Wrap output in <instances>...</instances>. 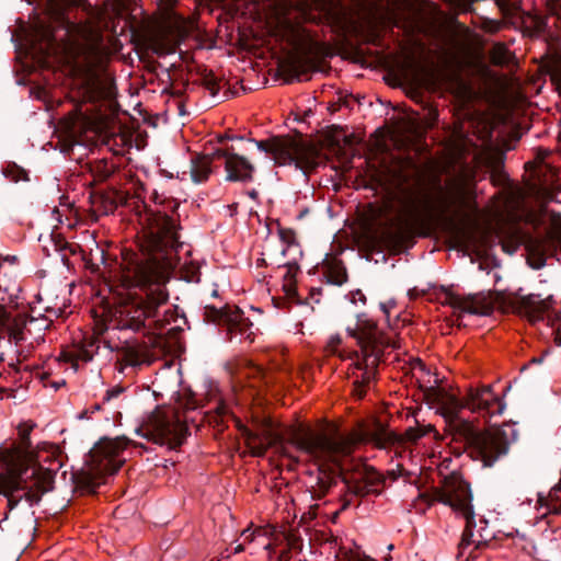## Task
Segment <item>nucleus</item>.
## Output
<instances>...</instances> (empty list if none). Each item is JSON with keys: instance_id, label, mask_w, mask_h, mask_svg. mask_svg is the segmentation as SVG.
Masks as SVG:
<instances>
[{"instance_id": "28", "label": "nucleus", "mask_w": 561, "mask_h": 561, "mask_svg": "<svg viewBox=\"0 0 561 561\" xmlns=\"http://www.w3.org/2000/svg\"><path fill=\"white\" fill-rule=\"evenodd\" d=\"M214 158V152L211 154H196L191 160V178L195 183L206 182L211 174V163Z\"/></svg>"}, {"instance_id": "63", "label": "nucleus", "mask_w": 561, "mask_h": 561, "mask_svg": "<svg viewBox=\"0 0 561 561\" xmlns=\"http://www.w3.org/2000/svg\"><path fill=\"white\" fill-rule=\"evenodd\" d=\"M243 550H244L243 545H238V546L234 548L233 553H239V552H241V551H243Z\"/></svg>"}, {"instance_id": "15", "label": "nucleus", "mask_w": 561, "mask_h": 561, "mask_svg": "<svg viewBox=\"0 0 561 561\" xmlns=\"http://www.w3.org/2000/svg\"><path fill=\"white\" fill-rule=\"evenodd\" d=\"M135 432L148 442L171 449L180 447L190 434L187 423H140Z\"/></svg>"}, {"instance_id": "35", "label": "nucleus", "mask_w": 561, "mask_h": 561, "mask_svg": "<svg viewBox=\"0 0 561 561\" xmlns=\"http://www.w3.org/2000/svg\"><path fill=\"white\" fill-rule=\"evenodd\" d=\"M202 84L213 98H216L220 91V80L211 70L205 69L202 73Z\"/></svg>"}, {"instance_id": "19", "label": "nucleus", "mask_w": 561, "mask_h": 561, "mask_svg": "<svg viewBox=\"0 0 561 561\" xmlns=\"http://www.w3.org/2000/svg\"><path fill=\"white\" fill-rule=\"evenodd\" d=\"M378 425L376 432V444L379 447H387L389 445H404L407 443H416L422 436L430 433H434L435 437H438V432L428 423L427 426H423V423H415V426H411L405 430L404 433H398L391 431L383 425L386 423H376Z\"/></svg>"}, {"instance_id": "59", "label": "nucleus", "mask_w": 561, "mask_h": 561, "mask_svg": "<svg viewBox=\"0 0 561 561\" xmlns=\"http://www.w3.org/2000/svg\"><path fill=\"white\" fill-rule=\"evenodd\" d=\"M517 248H518V245H517V244H512V250L510 251V250L507 249V247H506L505 244H503V250H504V251H507V252H510V253H512V254L516 252Z\"/></svg>"}, {"instance_id": "47", "label": "nucleus", "mask_w": 561, "mask_h": 561, "mask_svg": "<svg viewBox=\"0 0 561 561\" xmlns=\"http://www.w3.org/2000/svg\"><path fill=\"white\" fill-rule=\"evenodd\" d=\"M340 561H375L369 557H360L359 554L353 552H344L342 559Z\"/></svg>"}, {"instance_id": "12", "label": "nucleus", "mask_w": 561, "mask_h": 561, "mask_svg": "<svg viewBox=\"0 0 561 561\" xmlns=\"http://www.w3.org/2000/svg\"><path fill=\"white\" fill-rule=\"evenodd\" d=\"M325 49L327 47L323 43L308 35L300 44L299 49L290 53L278 65L279 71L288 77L286 82L290 83L294 80H304V77L316 69V64L311 57L324 55Z\"/></svg>"}, {"instance_id": "34", "label": "nucleus", "mask_w": 561, "mask_h": 561, "mask_svg": "<svg viewBox=\"0 0 561 561\" xmlns=\"http://www.w3.org/2000/svg\"><path fill=\"white\" fill-rule=\"evenodd\" d=\"M342 344V337L340 334L332 335L330 340L328 341L324 353L327 356H339L341 359H350L348 355L352 352H346L345 350L341 348Z\"/></svg>"}, {"instance_id": "54", "label": "nucleus", "mask_w": 561, "mask_h": 561, "mask_svg": "<svg viewBox=\"0 0 561 561\" xmlns=\"http://www.w3.org/2000/svg\"><path fill=\"white\" fill-rule=\"evenodd\" d=\"M66 385V381L64 379L59 380V381H53L50 383H45V386H50L51 388H54L55 390H58L60 387L65 386Z\"/></svg>"}, {"instance_id": "26", "label": "nucleus", "mask_w": 561, "mask_h": 561, "mask_svg": "<svg viewBox=\"0 0 561 561\" xmlns=\"http://www.w3.org/2000/svg\"><path fill=\"white\" fill-rule=\"evenodd\" d=\"M383 477L377 472H367L362 480L347 483L348 492L356 496H366L368 494H378V486L383 484Z\"/></svg>"}, {"instance_id": "50", "label": "nucleus", "mask_w": 561, "mask_h": 561, "mask_svg": "<svg viewBox=\"0 0 561 561\" xmlns=\"http://www.w3.org/2000/svg\"><path fill=\"white\" fill-rule=\"evenodd\" d=\"M234 139L243 140L244 138L242 136H236V135H229V134L219 135L217 137V140L219 144H224L226 140H234Z\"/></svg>"}, {"instance_id": "64", "label": "nucleus", "mask_w": 561, "mask_h": 561, "mask_svg": "<svg viewBox=\"0 0 561 561\" xmlns=\"http://www.w3.org/2000/svg\"><path fill=\"white\" fill-rule=\"evenodd\" d=\"M350 505V501H345L341 507L342 511L346 510Z\"/></svg>"}, {"instance_id": "30", "label": "nucleus", "mask_w": 561, "mask_h": 561, "mask_svg": "<svg viewBox=\"0 0 561 561\" xmlns=\"http://www.w3.org/2000/svg\"><path fill=\"white\" fill-rule=\"evenodd\" d=\"M78 56L89 71H93L103 60V48L98 43H87L78 46Z\"/></svg>"}, {"instance_id": "29", "label": "nucleus", "mask_w": 561, "mask_h": 561, "mask_svg": "<svg viewBox=\"0 0 561 561\" xmlns=\"http://www.w3.org/2000/svg\"><path fill=\"white\" fill-rule=\"evenodd\" d=\"M271 260L272 264H276L277 267H286L283 280V290L288 297H296L298 295L296 287V277L299 272L298 262H286L273 257H271Z\"/></svg>"}, {"instance_id": "45", "label": "nucleus", "mask_w": 561, "mask_h": 561, "mask_svg": "<svg viewBox=\"0 0 561 561\" xmlns=\"http://www.w3.org/2000/svg\"><path fill=\"white\" fill-rule=\"evenodd\" d=\"M546 8L556 18V24L561 28V0H546Z\"/></svg>"}, {"instance_id": "37", "label": "nucleus", "mask_w": 561, "mask_h": 561, "mask_svg": "<svg viewBox=\"0 0 561 561\" xmlns=\"http://www.w3.org/2000/svg\"><path fill=\"white\" fill-rule=\"evenodd\" d=\"M525 18H529L533 21V30L526 28L529 33L541 34L546 31L547 19L539 14H533L528 11L523 12L522 24L525 23Z\"/></svg>"}, {"instance_id": "51", "label": "nucleus", "mask_w": 561, "mask_h": 561, "mask_svg": "<svg viewBox=\"0 0 561 561\" xmlns=\"http://www.w3.org/2000/svg\"><path fill=\"white\" fill-rule=\"evenodd\" d=\"M413 369L414 370L419 369L420 371L426 373L427 375H430V371L427 370L425 364L421 359L416 360L415 365L413 366Z\"/></svg>"}, {"instance_id": "40", "label": "nucleus", "mask_w": 561, "mask_h": 561, "mask_svg": "<svg viewBox=\"0 0 561 561\" xmlns=\"http://www.w3.org/2000/svg\"><path fill=\"white\" fill-rule=\"evenodd\" d=\"M507 24L504 21L481 16L480 28L488 34H496Z\"/></svg>"}, {"instance_id": "5", "label": "nucleus", "mask_w": 561, "mask_h": 561, "mask_svg": "<svg viewBox=\"0 0 561 561\" xmlns=\"http://www.w3.org/2000/svg\"><path fill=\"white\" fill-rule=\"evenodd\" d=\"M346 332L356 339L360 352H352L348 357V376L353 379L351 394L362 400L377 375V368L383 360L386 350L397 348V343L377 323L365 313L357 316L354 328L347 327Z\"/></svg>"}, {"instance_id": "14", "label": "nucleus", "mask_w": 561, "mask_h": 561, "mask_svg": "<svg viewBox=\"0 0 561 561\" xmlns=\"http://www.w3.org/2000/svg\"><path fill=\"white\" fill-rule=\"evenodd\" d=\"M283 434L288 442L308 453L327 451L333 446L330 433L325 430H313L308 423H289Z\"/></svg>"}, {"instance_id": "9", "label": "nucleus", "mask_w": 561, "mask_h": 561, "mask_svg": "<svg viewBox=\"0 0 561 561\" xmlns=\"http://www.w3.org/2000/svg\"><path fill=\"white\" fill-rule=\"evenodd\" d=\"M450 428H457L458 435L474 448L485 467H491L508 450L506 434L499 426L474 428L473 423H447Z\"/></svg>"}, {"instance_id": "53", "label": "nucleus", "mask_w": 561, "mask_h": 561, "mask_svg": "<svg viewBox=\"0 0 561 561\" xmlns=\"http://www.w3.org/2000/svg\"><path fill=\"white\" fill-rule=\"evenodd\" d=\"M430 116V125L433 126L438 119V112L436 110H431L428 113Z\"/></svg>"}, {"instance_id": "21", "label": "nucleus", "mask_w": 561, "mask_h": 561, "mask_svg": "<svg viewBox=\"0 0 561 561\" xmlns=\"http://www.w3.org/2000/svg\"><path fill=\"white\" fill-rule=\"evenodd\" d=\"M551 298L543 299L540 295L529 294L517 296L513 302L514 311L526 318L531 324L545 321L551 305Z\"/></svg>"}, {"instance_id": "41", "label": "nucleus", "mask_w": 561, "mask_h": 561, "mask_svg": "<svg viewBox=\"0 0 561 561\" xmlns=\"http://www.w3.org/2000/svg\"><path fill=\"white\" fill-rule=\"evenodd\" d=\"M505 156L502 152L492 153L488 157L486 163L491 169L493 175L499 174L502 175L504 169Z\"/></svg>"}, {"instance_id": "25", "label": "nucleus", "mask_w": 561, "mask_h": 561, "mask_svg": "<svg viewBox=\"0 0 561 561\" xmlns=\"http://www.w3.org/2000/svg\"><path fill=\"white\" fill-rule=\"evenodd\" d=\"M322 275L328 284L342 286L347 282V271L342 260L331 256L322 263Z\"/></svg>"}, {"instance_id": "60", "label": "nucleus", "mask_w": 561, "mask_h": 561, "mask_svg": "<svg viewBox=\"0 0 561 561\" xmlns=\"http://www.w3.org/2000/svg\"><path fill=\"white\" fill-rule=\"evenodd\" d=\"M248 195H249L252 199H254V201H255V199L257 198V196H259V193H257V191H256V190H252V191L248 192Z\"/></svg>"}, {"instance_id": "8", "label": "nucleus", "mask_w": 561, "mask_h": 561, "mask_svg": "<svg viewBox=\"0 0 561 561\" xmlns=\"http://www.w3.org/2000/svg\"><path fill=\"white\" fill-rule=\"evenodd\" d=\"M254 142L259 150L271 154L277 165H295L307 174L319 164V150L304 140L290 136H273Z\"/></svg>"}, {"instance_id": "24", "label": "nucleus", "mask_w": 561, "mask_h": 561, "mask_svg": "<svg viewBox=\"0 0 561 561\" xmlns=\"http://www.w3.org/2000/svg\"><path fill=\"white\" fill-rule=\"evenodd\" d=\"M112 96V84L101 79L98 75L91 73L84 80L82 85V98L85 102L95 103L103 100H110Z\"/></svg>"}, {"instance_id": "17", "label": "nucleus", "mask_w": 561, "mask_h": 561, "mask_svg": "<svg viewBox=\"0 0 561 561\" xmlns=\"http://www.w3.org/2000/svg\"><path fill=\"white\" fill-rule=\"evenodd\" d=\"M432 502H439L450 506L454 511L460 512L472 502V493L469 483L451 474L445 477L440 488L432 491Z\"/></svg>"}, {"instance_id": "36", "label": "nucleus", "mask_w": 561, "mask_h": 561, "mask_svg": "<svg viewBox=\"0 0 561 561\" xmlns=\"http://www.w3.org/2000/svg\"><path fill=\"white\" fill-rule=\"evenodd\" d=\"M115 171V165L105 159L96 161L92 167L94 176L100 181L107 180Z\"/></svg>"}, {"instance_id": "46", "label": "nucleus", "mask_w": 561, "mask_h": 561, "mask_svg": "<svg viewBox=\"0 0 561 561\" xmlns=\"http://www.w3.org/2000/svg\"><path fill=\"white\" fill-rule=\"evenodd\" d=\"M412 69L414 70V73H412V75H411V77H412V81H413L415 84H417V85H422V81H423V80H422V78L420 77L419 71H420V70H422V71H423L424 69H423L420 65H417V64H416L412 58H410V59L405 62L403 71H404V73L408 76L409 70H412Z\"/></svg>"}, {"instance_id": "43", "label": "nucleus", "mask_w": 561, "mask_h": 561, "mask_svg": "<svg viewBox=\"0 0 561 561\" xmlns=\"http://www.w3.org/2000/svg\"><path fill=\"white\" fill-rule=\"evenodd\" d=\"M61 363H69L71 367L77 369L79 362H81V357L79 356V348L76 347L73 350H64L60 352L58 358Z\"/></svg>"}, {"instance_id": "44", "label": "nucleus", "mask_w": 561, "mask_h": 561, "mask_svg": "<svg viewBox=\"0 0 561 561\" xmlns=\"http://www.w3.org/2000/svg\"><path fill=\"white\" fill-rule=\"evenodd\" d=\"M277 233L282 248L284 245H290L298 242L295 230L290 228L278 227Z\"/></svg>"}, {"instance_id": "31", "label": "nucleus", "mask_w": 561, "mask_h": 561, "mask_svg": "<svg viewBox=\"0 0 561 561\" xmlns=\"http://www.w3.org/2000/svg\"><path fill=\"white\" fill-rule=\"evenodd\" d=\"M459 513H461V515L466 519V527L462 531L461 540L458 546L459 557H461V556H463L466 549L472 543L473 528L476 527V520H474V512H473L472 504H469L467 507H465Z\"/></svg>"}, {"instance_id": "57", "label": "nucleus", "mask_w": 561, "mask_h": 561, "mask_svg": "<svg viewBox=\"0 0 561 561\" xmlns=\"http://www.w3.org/2000/svg\"><path fill=\"white\" fill-rule=\"evenodd\" d=\"M449 23L453 24V25H456L458 27H463V25L461 23H459L458 19H457V15H453L450 19H449Z\"/></svg>"}, {"instance_id": "33", "label": "nucleus", "mask_w": 561, "mask_h": 561, "mask_svg": "<svg viewBox=\"0 0 561 561\" xmlns=\"http://www.w3.org/2000/svg\"><path fill=\"white\" fill-rule=\"evenodd\" d=\"M540 503L548 508L549 514L560 515L561 514V483L554 485L547 499H539Z\"/></svg>"}, {"instance_id": "20", "label": "nucleus", "mask_w": 561, "mask_h": 561, "mask_svg": "<svg viewBox=\"0 0 561 561\" xmlns=\"http://www.w3.org/2000/svg\"><path fill=\"white\" fill-rule=\"evenodd\" d=\"M123 393L124 388L122 387H113L106 390L101 402L92 403L89 408L83 410L78 417L80 420L91 419L92 414L101 412L102 415L100 417L103 421H122L123 414L119 409L122 408Z\"/></svg>"}, {"instance_id": "22", "label": "nucleus", "mask_w": 561, "mask_h": 561, "mask_svg": "<svg viewBox=\"0 0 561 561\" xmlns=\"http://www.w3.org/2000/svg\"><path fill=\"white\" fill-rule=\"evenodd\" d=\"M12 322L9 312L0 305V329L7 328L10 331V336L16 342L26 340V334H32L33 330L42 331L49 328V322L45 318L31 317L28 320L23 321L22 328L15 321L14 324Z\"/></svg>"}, {"instance_id": "38", "label": "nucleus", "mask_w": 561, "mask_h": 561, "mask_svg": "<svg viewBox=\"0 0 561 561\" xmlns=\"http://www.w3.org/2000/svg\"><path fill=\"white\" fill-rule=\"evenodd\" d=\"M280 255L285 259L284 261L286 262H299V260L302 257V250L299 242L290 245H284L280 249Z\"/></svg>"}, {"instance_id": "10", "label": "nucleus", "mask_w": 561, "mask_h": 561, "mask_svg": "<svg viewBox=\"0 0 561 561\" xmlns=\"http://www.w3.org/2000/svg\"><path fill=\"white\" fill-rule=\"evenodd\" d=\"M203 319L207 323L222 327L226 340L229 342L253 343L254 341L253 322L244 316L238 306L206 305L203 309Z\"/></svg>"}, {"instance_id": "42", "label": "nucleus", "mask_w": 561, "mask_h": 561, "mask_svg": "<svg viewBox=\"0 0 561 561\" xmlns=\"http://www.w3.org/2000/svg\"><path fill=\"white\" fill-rule=\"evenodd\" d=\"M548 73L551 82L556 85L559 94H561V58L553 60L548 66Z\"/></svg>"}, {"instance_id": "27", "label": "nucleus", "mask_w": 561, "mask_h": 561, "mask_svg": "<svg viewBox=\"0 0 561 561\" xmlns=\"http://www.w3.org/2000/svg\"><path fill=\"white\" fill-rule=\"evenodd\" d=\"M50 242L54 247L55 252L60 256L61 262L68 268L73 265L70 261L71 256H78L82 259V249L77 242L67 241L60 233H51Z\"/></svg>"}, {"instance_id": "16", "label": "nucleus", "mask_w": 561, "mask_h": 561, "mask_svg": "<svg viewBox=\"0 0 561 561\" xmlns=\"http://www.w3.org/2000/svg\"><path fill=\"white\" fill-rule=\"evenodd\" d=\"M525 248L528 254V264L535 270L542 268L547 259L556 256L561 248V227H552L542 236L528 237Z\"/></svg>"}, {"instance_id": "61", "label": "nucleus", "mask_w": 561, "mask_h": 561, "mask_svg": "<svg viewBox=\"0 0 561 561\" xmlns=\"http://www.w3.org/2000/svg\"><path fill=\"white\" fill-rule=\"evenodd\" d=\"M321 291H322V288H320V287L319 288H311L310 295H311V297H313L316 294L317 295H321Z\"/></svg>"}, {"instance_id": "55", "label": "nucleus", "mask_w": 561, "mask_h": 561, "mask_svg": "<svg viewBox=\"0 0 561 561\" xmlns=\"http://www.w3.org/2000/svg\"><path fill=\"white\" fill-rule=\"evenodd\" d=\"M554 343L560 346L561 345V328L558 327L556 330H554Z\"/></svg>"}, {"instance_id": "58", "label": "nucleus", "mask_w": 561, "mask_h": 561, "mask_svg": "<svg viewBox=\"0 0 561 561\" xmlns=\"http://www.w3.org/2000/svg\"><path fill=\"white\" fill-rule=\"evenodd\" d=\"M543 356L545 354L539 357H533L530 364H540L543 360Z\"/></svg>"}, {"instance_id": "13", "label": "nucleus", "mask_w": 561, "mask_h": 561, "mask_svg": "<svg viewBox=\"0 0 561 561\" xmlns=\"http://www.w3.org/2000/svg\"><path fill=\"white\" fill-rule=\"evenodd\" d=\"M439 291L443 295L442 304L453 308L458 318L463 314L489 316L493 311V304L483 293L460 295L451 288L442 285Z\"/></svg>"}, {"instance_id": "4", "label": "nucleus", "mask_w": 561, "mask_h": 561, "mask_svg": "<svg viewBox=\"0 0 561 561\" xmlns=\"http://www.w3.org/2000/svg\"><path fill=\"white\" fill-rule=\"evenodd\" d=\"M34 423H19L18 438L1 447V460L5 472L0 473V494L8 500V511L16 507L22 499L31 506L38 504L45 493L54 488L55 477L61 467L54 459L55 467H43L32 447L30 433Z\"/></svg>"}, {"instance_id": "7", "label": "nucleus", "mask_w": 561, "mask_h": 561, "mask_svg": "<svg viewBox=\"0 0 561 561\" xmlns=\"http://www.w3.org/2000/svg\"><path fill=\"white\" fill-rule=\"evenodd\" d=\"M126 436L100 438L85 456V469L77 472L73 478L78 489L85 493H95L105 483V478L118 471L124 460L121 453L128 446Z\"/></svg>"}, {"instance_id": "48", "label": "nucleus", "mask_w": 561, "mask_h": 561, "mask_svg": "<svg viewBox=\"0 0 561 561\" xmlns=\"http://www.w3.org/2000/svg\"><path fill=\"white\" fill-rule=\"evenodd\" d=\"M351 301L353 304L362 302L363 305L366 304V296L360 289L352 290L350 293Z\"/></svg>"}, {"instance_id": "3", "label": "nucleus", "mask_w": 561, "mask_h": 561, "mask_svg": "<svg viewBox=\"0 0 561 561\" xmlns=\"http://www.w3.org/2000/svg\"><path fill=\"white\" fill-rule=\"evenodd\" d=\"M151 198L154 203V208L139 196L127 198L123 193L111 190L92 193L90 195V203L93 211L101 216L113 214L119 204L130 207L141 226L142 240L139 243L140 253L124 250L122 252V260L124 254L131 252L142 257L148 264L159 265L169 275V267L171 265L170 254L178 252L179 248L182 247L179 236L180 225L173 216L159 208L164 203V198L156 191L152 193ZM122 274L123 261L121 262Z\"/></svg>"}, {"instance_id": "2", "label": "nucleus", "mask_w": 561, "mask_h": 561, "mask_svg": "<svg viewBox=\"0 0 561 561\" xmlns=\"http://www.w3.org/2000/svg\"><path fill=\"white\" fill-rule=\"evenodd\" d=\"M433 190L435 198L428 190L420 186L398 190L394 230L385 233L391 245L400 248L416 237H430L440 225L465 233V227L479 213L476 185L467 176L457 175L447 180L444 186L436 178Z\"/></svg>"}, {"instance_id": "11", "label": "nucleus", "mask_w": 561, "mask_h": 561, "mask_svg": "<svg viewBox=\"0 0 561 561\" xmlns=\"http://www.w3.org/2000/svg\"><path fill=\"white\" fill-rule=\"evenodd\" d=\"M184 412H194L197 414L193 416L184 415L183 421H195L196 417H201L199 421H224V417L231 415L232 421H242L239 416H237L224 398L219 387L215 382H209L206 386L202 398H196L195 396H190L184 404Z\"/></svg>"}, {"instance_id": "1", "label": "nucleus", "mask_w": 561, "mask_h": 561, "mask_svg": "<svg viewBox=\"0 0 561 561\" xmlns=\"http://www.w3.org/2000/svg\"><path fill=\"white\" fill-rule=\"evenodd\" d=\"M168 273L159 265L148 264L131 252L124 254L122 286L129 296L114 309L95 319L93 335L78 346L81 362L89 363L98 354L100 337L111 352L117 353V364L140 367L152 363L146 343L136 337L121 334L141 333L153 336V346H160L164 335H174L183 331L187 319L178 306H168Z\"/></svg>"}, {"instance_id": "23", "label": "nucleus", "mask_w": 561, "mask_h": 561, "mask_svg": "<svg viewBox=\"0 0 561 561\" xmlns=\"http://www.w3.org/2000/svg\"><path fill=\"white\" fill-rule=\"evenodd\" d=\"M264 425H268L264 428V433L259 434L250 428H248L247 423L238 422L236 423L239 432L245 438L250 448L253 449V454L262 455L277 439H280L282 434H272V426L274 423H263Z\"/></svg>"}, {"instance_id": "32", "label": "nucleus", "mask_w": 561, "mask_h": 561, "mask_svg": "<svg viewBox=\"0 0 561 561\" xmlns=\"http://www.w3.org/2000/svg\"><path fill=\"white\" fill-rule=\"evenodd\" d=\"M511 58H513V54L504 43L497 42L492 46L490 50V61L492 65L497 67L506 66Z\"/></svg>"}, {"instance_id": "49", "label": "nucleus", "mask_w": 561, "mask_h": 561, "mask_svg": "<svg viewBox=\"0 0 561 561\" xmlns=\"http://www.w3.org/2000/svg\"><path fill=\"white\" fill-rule=\"evenodd\" d=\"M318 484H319V493H317V494H316V496H317L318 499H321V497H323V496L327 494V492L329 491V489H330V483H328L327 481H324V480H322V479H319Z\"/></svg>"}, {"instance_id": "6", "label": "nucleus", "mask_w": 561, "mask_h": 561, "mask_svg": "<svg viewBox=\"0 0 561 561\" xmlns=\"http://www.w3.org/2000/svg\"><path fill=\"white\" fill-rule=\"evenodd\" d=\"M434 385L425 387V398L434 404L436 414L445 421H469L461 416L463 410L477 413L481 417H492L503 413L505 403L492 391L491 386L480 388L469 387L463 397H457L437 387L438 379L435 377Z\"/></svg>"}, {"instance_id": "39", "label": "nucleus", "mask_w": 561, "mask_h": 561, "mask_svg": "<svg viewBox=\"0 0 561 561\" xmlns=\"http://www.w3.org/2000/svg\"><path fill=\"white\" fill-rule=\"evenodd\" d=\"M3 174L13 182L28 180L27 171L15 163L8 164V167L3 170Z\"/></svg>"}, {"instance_id": "56", "label": "nucleus", "mask_w": 561, "mask_h": 561, "mask_svg": "<svg viewBox=\"0 0 561 561\" xmlns=\"http://www.w3.org/2000/svg\"><path fill=\"white\" fill-rule=\"evenodd\" d=\"M244 538V541H252L253 540V533H250L249 529H245L241 534Z\"/></svg>"}, {"instance_id": "62", "label": "nucleus", "mask_w": 561, "mask_h": 561, "mask_svg": "<svg viewBox=\"0 0 561 561\" xmlns=\"http://www.w3.org/2000/svg\"><path fill=\"white\" fill-rule=\"evenodd\" d=\"M169 208L172 209V211H175L178 208V204L174 201L169 202Z\"/></svg>"}, {"instance_id": "52", "label": "nucleus", "mask_w": 561, "mask_h": 561, "mask_svg": "<svg viewBox=\"0 0 561 561\" xmlns=\"http://www.w3.org/2000/svg\"><path fill=\"white\" fill-rule=\"evenodd\" d=\"M290 559V552L289 550H284L282 551L277 558H276V561H289Z\"/></svg>"}, {"instance_id": "18", "label": "nucleus", "mask_w": 561, "mask_h": 561, "mask_svg": "<svg viewBox=\"0 0 561 561\" xmlns=\"http://www.w3.org/2000/svg\"><path fill=\"white\" fill-rule=\"evenodd\" d=\"M214 156L225 159L226 181L249 183L254 180L255 167L232 146L214 150Z\"/></svg>"}]
</instances>
